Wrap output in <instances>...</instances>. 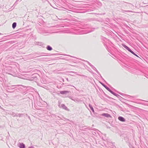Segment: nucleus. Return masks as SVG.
<instances>
[{
    "mask_svg": "<svg viewBox=\"0 0 148 148\" xmlns=\"http://www.w3.org/2000/svg\"><path fill=\"white\" fill-rule=\"evenodd\" d=\"M74 30L73 33L77 35L86 34L93 31V30H89L88 32H86L84 30H82L81 28H80L79 27L75 28L74 29Z\"/></svg>",
    "mask_w": 148,
    "mask_h": 148,
    "instance_id": "nucleus-1",
    "label": "nucleus"
},
{
    "mask_svg": "<svg viewBox=\"0 0 148 148\" xmlns=\"http://www.w3.org/2000/svg\"><path fill=\"white\" fill-rule=\"evenodd\" d=\"M126 49L128 50L129 51L131 52L136 57L138 58H140L139 57V56L133 51L131 50L125 44H123L122 45Z\"/></svg>",
    "mask_w": 148,
    "mask_h": 148,
    "instance_id": "nucleus-2",
    "label": "nucleus"
},
{
    "mask_svg": "<svg viewBox=\"0 0 148 148\" xmlns=\"http://www.w3.org/2000/svg\"><path fill=\"white\" fill-rule=\"evenodd\" d=\"M101 39L102 40V42L103 43L104 45L106 47H107L106 44L107 43L111 42L109 40L107 39L106 38L103 36H101Z\"/></svg>",
    "mask_w": 148,
    "mask_h": 148,
    "instance_id": "nucleus-3",
    "label": "nucleus"
},
{
    "mask_svg": "<svg viewBox=\"0 0 148 148\" xmlns=\"http://www.w3.org/2000/svg\"><path fill=\"white\" fill-rule=\"evenodd\" d=\"M39 75L37 73H35L32 75L31 77V80L36 82L37 81L38 77Z\"/></svg>",
    "mask_w": 148,
    "mask_h": 148,
    "instance_id": "nucleus-4",
    "label": "nucleus"
},
{
    "mask_svg": "<svg viewBox=\"0 0 148 148\" xmlns=\"http://www.w3.org/2000/svg\"><path fill=\"white\" fill-rule=\"evenodd\" d=\"M58 104H59V107L60 108H62L65 110H69V109H68L67 107H66L65 105L64 104H62L61 105H60V103L58 102Z\"/></svg>",
    "mask_w": 148,
    "mask_h": 148,
    "instance_id": "nucleus-5",
    "label": "nucleus"
},
{
    "mask_svg": "<svg viewBox=\"0 0 148 148\" xmlns=\"http://www.w3.org/2000/svg\"><path fill=\"white\" fill-rule=\"evenodd\" d=\"M72 100L74 101L75 102L77 103H78L79 102L82 101L81 100L79 99L78 98H76L73 99H72Z\"/></svg>",
    "mask_w": 148,
    "mask_h": 148,
    "instance_id": "nucleus-6",
    "label": "nucleus"
},
{
    "mask_svg": "<svg viewBox=\"0 0 148 148\" xmlns=\"http://www.w3.org/2000/svg\"><path fill=\"white\" fill-rule=\"evenodd\" d=\"M101 115L104 116L107 118L111 117V116L108 113H103L101 114Z\"/></svg>",
    "mask_w": 148,
    "mask_h": 148,
    "instance_id": "nucleus-7",
    "label": "nucleus"
},
{
    "mask_svg": "<svg viewBox=\"0 0 148 148\" xmlns=\"http://www.w3.org/2000/svg\"><path fill=\"white\" fill-rule=\"evenodd\" d=\"M118 119L121 121L125 122V119L123 117L121 116H119L118 117Z\"/></svg>",
    "mask_w": 148,
    "mask_h": 148,
    "instance_id": "nucleus-8",
    "label": "nucleus"
},
{
    "mask_svg": "<svg viewBox=\"0 0 148 148\" xmlns=\"http://www.w3.org/2000/svg\"><path fill=\"white\" fill-rule=\"evenodd\" d=\"M36 44L37 45H39V46H41V47H44V46L45 45V44H44V43H43L42 42H36Z\"/></svg>",
    "mask_w": 148,
    "mask_h": 148,
    "instance_id": "nucleus-9",
    "label": "nucleus"
},
{
    "mask_svg": "<svg viewBox=\"0 0 148 148\" xmlns=\"http://www.w3.org/2000/svg\"><path fill=\"white\" fill-rule=\"evenodd\" d=\"M69 92V91L66 90L61 91L60 92V93L62 95H66L67 93Z\"/></svg>",
    "mask_w": 148,
    "mask_h": 148,
    "instance_id": "nucleus-10",
    "label": "nucleus"
},
{
    "mask_svg": "<svg viewBox=\"0 0 148 148\" xmlns=\"http://www.w3.org/2000/svg\"><path fill=\"white\" fill-rule=\"evenodd\" d=\"M38 32L39 33L42 34H45L47 33V31L44 30H39L38 31Z\"/></svg>",
    "mask_w": 148,
    "mask_h": 148,
    "instance_id": "nucleus-11",
    "label": "nucleus"
},
{
    "mask_svg": "<svg viewBox=\"0 0 148 148\" xmlns=\"http://www.w3.org/2000/svg\"><path fill=\"white\" fill-rule=\"evenodd\" d=\"M19 147L20 148H25V145L23 143H19Z\"/></svg>",
    "mask_w": 148,
    "mask_h": 148,
    "instance_id": "nucleus-12",
    "label": "nucleus"
},
{
    "mask_svg": "<svg viewBox=\"0 0 148 148\" xmlns=\"http://www.w3.org/2000/svg\"><path fill=\"white\" fill-rule=\"evenodd\" d=\"M19 85H12L10 86L9 88H8V89L9 90H12L15 88H14V86H19Z\"/></svg>",
    "mask_w": 148,
    "mask_h": 148,
    "instance_id": "nucleus-13",
    "label": "nucleus"
},
{
    "mask_svg": "<svg viewBox=\"0 0 148 148\" xmlns=\"http://www.w3.org/2000/svg\"><path fill=\"white\" fill-rule=\"evenodd\" d=\"M46 49L47 50L49 51H51L52 49V47L49 45H48L46 47Z\"/></svg>",
    "mask_w": 148,
    "mask_h": 148,
    "instance_id": "nucleus-14",
    "label": "nucleus"
},
{
    "mask_svg": "<svg viewBox=\"0 0 148 148\" xmlns=\"http://www.w3.org/2000/svg\"><path fill=\"white\" fill-rule=\"evenodd\" d=\"M101 84L107 90L109 89V88H108L107 86L106 85H105L104 84H103V83L102 82H100Z\"/></svg>",
    "mask_w": 148,
    "mask_h": 148,
    "instance_id": "nucleus-15",
    "label": "nucleus"
},
{
    "mask_svg": "<svg viewBox=\"0 0 148 148\" xmlns=\"http://www.w3.org/2000/svg\"><path fill=\"white\" fill-rule=\"evenodd\" d=\"M89 106L90 108V109L92 110L93 113H94V110L92 106L90 104H89Z\"/></svg>",
    "mask_w": 148,
    "mask_h": 148,
    "instance_id": "nucleus-16",
    "label": "nucleus"
},
{
    "mask_svg": "<svg viewBox=\"0 0 148 148\" xmlns=\"http://www.w3.org/2000/svg\"><path fill=\"white\" fill-rule=\"evenodd\" d=\"M16 22H14L12 24V27L13 29H14L16 27Z\"/></svg>",
    "mask_w": 148,
    "mask_h": 148,
    "instance_id": "nucleus-17",
    "label": "nucleus"
},
{
    "mask_svg": "<svg viewBox=\"0 0 148 148\" xmlns=\"http://www.w3.org/2000/svg\"><path fill=\"white\" fill-rule=\"evenodd\" d=\"M127 3L126 2H120V3H119V4L120 5H121L122 6H124V5H125V3Z\"/></svg>",
    "mask_w": 148,
    "mask_h": 148,
    "instance_id": "nucleus-18",
    "label": "nucleus"
},
{
    "mask_svg": "<svg viewBox=\"0 0 148 148\" xmlns=\"http://www.w3.org/2000/svg\"><path fill=\"white\" fill-rule=\"evenodd\" d=\"M96 71V72L99 74V75L100 76V77H101L103 79L104 81L105 82H106V81L103 79V78L101 76V75L99 73V72L97 71V69Z\"/></svg>",
    "mask_w": 148,
    "mask_h": 148,
    "instance_id": "nucleus-19",
    "label": "nucleus"
},
{
    "mask_svg": "<svg viewBox=\"0 0 148 148\" xmlns=\"http://www.w3.org/2000/svg\"><path fill=\"white\" fill-rule=\"evenodd\" d=\"M12 115L14 117L18 116V114H16V113H14V112H13L12 113Z\"/></svg>",
    "mask_w": 148,
    "mask_h": 148,
    "instance_id": "nucleus-20",
    "label": "nucleus"
},
{
    "mask_svg": "<svg viewBox=\"0 0 148 148\" xmlns=\"http://www.w3.org/2000/svg\"><path fill=\"white\" fill-rule=\"evenodd\" d=\"M90 66L95 71L97 70L96 68L92 65Z\"/></svg>",
    "mask_w": 148,
    "mask_h": 148,
    "instance_id": "nucleus-21",
    "label": "nucleus"
},
{
    "mask_svg": "<svg viewBox=\"0 0 148 148\" xmlns=\"http://www.w3.org/2000/svg\"><path fill=\"white\" fill-rule=\"evenodd\" d=\"M120 9V10H121L123 11V12H131V11H130V10H124L122 8H121V9Z\"/></svg>",
    "mask_w": 148,
    "mask_h": 148,
    "instance_id": "nucleus-22",
    "label": "nucleus"
},
{
    "mask_svg": "<svg viewBox=\"0 0 148 148\" xmlns=\"http://www.w3.org/2000/svg\"><path fill=\"white\" fill-rule=\"evenodd\" d=\"M23 114H18V116L19 117H22V116L23 115Z\"/></svg>",
    "mask_w": 148,
    "mask_h": 148,
    "instance_id": "nucleus-23",
    "label": "nucleus"
},
{
    "mask_svg": "<svg viewBox=\"0 0 148 148\" xmlns=\"http://www.w3.org/2000/svg\"><path fill=\"white\" fill-rule=\"evenodd\" d=\"M111 93L113 94L114 92H113L109 88V89L108 90Z\"/></svg>",
    "mask_w": 148,
    "mask_h": 148,
    "instance_id": "nucleus-24",
    "label": "nucleus"
},
{
    "mask_svg": "<svg viewBox=\"0 0 148 148\" xmlns=\"http://www.w3.org/2000/svg\"><path fill=\"white\" fill-rule=\"evenodd\" d=\"M86 62L88 63V64L90 66H91L92 64H91L89 62H88V61H86Z\"/></svg>",
    "mask_w": 148,
    "mask_h": 148,
    "instance_id": "nucleus-25",
    "label": "nucleus"
},
{
    "mask_svg": "<svg viewBox=\"0 0 148 148\" xmlns=\"http://www.w3.org/2000/svg\"><path fill=\"white\" fill-rule=\"evenodd\" d=\"M116 97H117L118 98L120 99L122 98L118 94Z\"/></svg>",
    "mask_w": 148,
    "mask_h": 148,
    "instance_id": "nucleus-26",
    "label": "nucleus"
},
{
    "mask_svg": "<svg viewBox=\"0 0 148 148\" xmlns=\"http://www.w3.org/2000/svg\"><path fill=\"white\" fill-rule=\"evenodd\" d=\"M112 94L116 97L117 96V95H118V94H116L114 92Z\"/></svg>",
    "mask_w": 148,
    "mask_h": 148,
    "instance_id": "nucleus-27",
    "label": "nucleus"
},
{
    "mask_svg": "<svg viewBox=\"0 0 148 148\" xmlns=\"http://www.w3.org/2000/svg\"><path fill=\"white\" fill-rule=\"evenodd\" d=\"M87 25H86L85 26H84V27H83L82 28H83V29H85V28H87L88 27H87V26H87Z\"/></svg>",
    "mask_w": 148,
    "mask_h": 148,
    "instance_id": "nucleus-28",
    "label": "nucleus"
},
{
    "mask_svg": "<svg viewBox=\"0 0 148 148\" xmlns=\"http://www.w3.org/2000/svg\"><path fill=\"white\" fill-rule=\"evenodd\" d=\"M19 0H16V1L15 2V3H14V4H17V2L19 1Z\"/></svg>",
    "mask_w": 148,
    "mask_h": 148,
    "instance_id": "nucleus-29",
    "label": "nucleus"
},
{
    "mask_svg": "<svg viewBox=\"0 0 148 148\" xmlns=\"http://www.w3.org/2000/svg\"><path fill=\"white\" fill-rule=\"evenodd\" d=\"M66 9V8H62V9H61V10H64Z\"/></svg>",
    "mask_w": 148,
    "mask_h": 148,
    "instance_id": "nucleus-30",
    "label": "nucleus"
},
{
    "mask_svg": "<svg viewBox=\"0 0 148 148\" xmlns=\"http://www.w3.org/2000/svg\"><path fill=\"white\" fill-rule=\"evenodd\" d=\"M92 133L94 135H95L96 134V133L95 132H93V133Z\"/></svg>",
    "mask_w": 148,
    "mask_h": 148,
    "instance_id": "nucleus-31",
    "label": "nucleus"
},
{
    "mask_svg": "<svg viewBox=\"0 0 148 148\" xmlns=\"http://www.w3.org/2000/svg\"><path fill=\"white\" fill-rule=\"evenodd\" d=\"M26 94V93L25 92H23V95H25Z\"/></svg>",
    "mask_w": 148,
    "mask_h": 148,
    "instance_id": "nucleus-32",
    "label": "nucleus"
},
{
    "mask_svg": "<svg viewBox=\"0 0 148 148\" xmlns=\"http://www.w3.org/2000/svg\"><path fill=\"white\" fill-rule=\"evenodd\" d=\"M119 94H120L121 95H122V93H121V92H117Z\"/></svg>",
    "mask_w": 148,
    "mask_h": 148,
    "instance_id": "nucleus-33",
    "label": "nucleus"
},
{
    "mask_svg": "<svg viewBox=\"0 0 148 148\" xmlns=\"http://www.w3.org/2000/svg\"><path fill=\"white\" fill-rule=\"evenodd\" d=\"M66 79L67 80V81L68 82H69V79H68V78H66Z\"/></svg>",
    "mask_w": 148,
    "mask_h": 148,
    "instance_id": "nucleus-34",
    "label": "nucleus"
},
{
    "mask_svg": "<svg viewBox=\"0 0 148 148\" xmlns=\"http://www.w3.org/2000/svg\"><path fill=\"white\" fill-rule=\"evenodd\" d=\"M80 60H81L82 61H85L86 62V61L84 60H83V59H80Z\"/></svg>",
    "mask_w": 148,
    "mask_h": 148,
    "instance_id": "nucleus-35",
    "label": "nucleus"
},
{
    "mask_svg": "<svg viewBox=\"0 0 148 148\" xmlns=\"http://www.w3.org/2000/svg\"><path fill=\"white\" fill-rule=\"evenodd\" d=\"M28 148H34L32 146H31V147H29Z\"/></svg>",
    "mask_w": 148,
    "mask_h": 148,
    "instance_id": "nucleus-36",
    "label": "nucleus"
},
{
    "mask_svg": "<svg viewBox=\"0 0 148 148\" xmlns=\"http://www.w3.org/2000/svg\"><path fill=\"white\" fill-rule=\"evenodd\" d=\"M46 1H47V0H42V1L43 2H45Z\"/></svg>",
    "mask_w": 148,
    "mask_h": 148,
    "instance_id": "nucleus-37",
    "label": "nucleus"
},
{
    "mask_svg": "<svg viewBox=\"0 0 148 148\" xmlns=\"http://www.w3.org/2000/svg\"><path fill=\"white\" fill-rule=\"evenodd\" d=\"M41 54H43V55H45V54H46L45 53H42Z\"/></svg>",
    "mask_w": 148,
    "mask_h": 148,
    "instance_id": "nucleus-38",
    "label": "nucleus"
},
{
    "mask_svg": "<svg viewBox=\"0 0 148 148\" xmlns=\"http://www.w3.org/2000/svg\"><path fill=\"white\" fill-rule=\"evenodd\" d=\"M91 20L92 21H94V20H96L95 19H91Z\"/></svg>",
    "mask_w": 148,
    "mask_h": 148,
    "instance_id": "nucleus-39",
    "label": "nucleus"
},
{
    "mask_svg": "<svg viewBox=\"0 0 148 148\" xmlns=\"http://www.w3.org/2000/svg\"><path fill=\"white\" fill-rule=\"evenodd\" d=\"M143 104V105H147V106H148V104H144L143 103H142Z\"/></svg>",
    "mask_w": 148,
    "mask_h": 148,
    "instance_id": "nucleus-40",
    "label": "nucleus"
},
{
    "mask_svg": "<svg viewBox=\"0 0 148 148\" xmlns=\"http://www.w3.org/2000/svg\"><path fill=\"white\" fill-rule=\"evenodd\" d=\"M42 55H39L37 56V57H39L42 56Z\"/></svg>",
    "mask_w": 148,
    "mask_h": 148,
    "instance_id": "nucleus-41",
    "label": "nucleus"
},
{
    "mask_svg": "<svg viewBox=\"0 0 148 148\" xmlns=\"http://www.w3.org/2000/svg\"><path fill=\"white\" fill-rule=\"evenodd\" d=\"M127 96H129L128 97H132L131 96H130V95H126Z\"/></svg>",
    "mask_w": 148,
    "mask_h": 148,
    "instance_id": "nucleus-42",
    "label": "nucleus"
},
{
    "mask_svg": "<svg viewBox=\"0 0 148 148\" xmlns=\"http://www.w3.org/2000/svg\"><path fill=\"white\" fill-rule=\"evenodd\" d=\"M132 97L133 98H135L136 97H135V96H133V97Z\"/></svg>",
    "mask_w": 148,
    "mask_h": 148,
    "instance_id": "nucleus-43",
    "label": "nucleus"
},
{
    "mask_svg": "<svg viewBox=\"0 0 148 148\" xmlns=\"http://www.w3.org/2000/svg\"><path fill=\"white\" fill-rule=\"evenodd\" d=\"M28 118H29V119H30V117L29 116H28Z\"/></svg>",
    "mask_w": 148,
    "mask_h": 148,
    "instance_id": "nucleus-44",
    "label": "nucleus"
},
{
    "mask_svg": "<svg viewBox=\"0 0 148 148\" xmlns=\"http://www.w3.org/2000/svg\"><path fill=\"white\" fill-rule=\"evenodd\" d=\"M96 130H97L96 129H94V130L96 131Z\"/></svg>",
    "mask_w": 148,
    "mask_h": 148,
    "instance_id": "nucleus-45",
    "label": "nucleus"
},
{
    "mask_svg": "<svg viewBox=\"0 0 148 148\" xmlns=\"http://www.w3.org/2000/svg\"><path fill=\"white\" fill-rule=\"evenodd\" d=\"M11 42H15L14 41H12Z\"/></svg>",
    "mask_w": 148,
    "mask_h": 148,
    "instance_id": "nucleus-46",
    "label": "nucleus"
},
{
    "mask_svg": "<svg viewBox=\"0 0 148 148\" xmlns=\"http://www.w3.org/2000/svg\"><path fill=\"white\" fill-rule=\"evenodd\" d=\"M142 100V101H143V100ZM143 101H144V100H143ZM146 101V102H148V101Z\"/></svg>",
    "mask_w": 148,
    "mask_h": 148,
    "instance_id": "nucleus-47",
    "label": "nucleus"
},
{
    "mask_svg": "<svg viewBox=\"0 0 148 148\" xmlns=\"http://www.w3.org/2000/svg\"><path fill=\"white\" fill-rule=\"evenodd\" d=\"M69 86H72V85H70ZM73 86V87H74V86Z\"/></svg>",
    "mask_w": 148,
    "mask_h": 148,
    "instance_id": "nucleus-48",
    "label": "nucleus"
},
{
    "mask_svg": "<svg viewBox=\"0 0 148 148\" xmlns=\"http://www.w3.org/2000/svg\"><path fill=\"white\" fill-rule=\"evenodd\" d=\"M79 76H83L84 75H79Z\"/></svg>",
    "mask_w": 148,
    "mask_h": 148,
    "instance_id": "nucleus-49",
    "label": "nucleus"
},
{
    "mask_svg": "<svg viewBox=\"0 0 148 148\" xmlns=\"http://www.w3.org/2000/svg\"><path fill=\"white\" fill-rule=\"evenodd\" d=\"M56 55V54H52V55Z\"/></svg>",
    "mask_w": 148,
    "mask_h": 148,
    "instance_id": "nucleus-50",
    "label": "nucleus"
},
{
    "mask_svg": "<svg viewBox=\"0 0 148 148\" xmlns=\"http://www.w3.org/2000/svg\"><path fill=\"white\" fill-rule=\"evenodd\" d=\"M26 116H28V115H27V114H26Z\"/></svg>",
    "mask_w": 148,
    "mask_h": 148,
    "instance_id": "nucleus-51",
    "label": "nucleus"
},
{
    "mask_svg": "<svg viewBox=\"0 0 148 148\" xmlns=\"http://www.w3.org/2000/svg\"><path fill=\"white\" fill-rule=\"evenodd\" d=\"M2 34L1 33H0V35L1 34Z\"/></svg>",
    "mask_w": 148,
    "mask_h": 148,
    "instance_id": "nucleus-52",
    "label": "nucleus"
},
{
    "mask_svg": "<svg viewBox=\"0 0 148 148\" xmlns=\"http://www.w3.org/2000/svg\"><path fill=\"white\" fill-rule=\"evenodd\" d=\"M8 68H10V67H8Z\"/></svg>",
    "mask_w": 148,
    "mask_h": 148,
    "instance_id": "nucleus-53",
    "label": "nucleus"
},
{
    "mask_svg": "<svg viewBox=\"0 0 148 148\" xmlns=\"http://www.w3.org/2000/svg\"><path fill=\"white\" fill-rule=\"evenodd\" d=\"M94 126V125H92V126Z\"/></svg>",
    "mask_w": 148,
    "mask_h": 148,
    "instance_id": "nucleus-54",
    "label": "nucleus"
},
{
    "mask_svg": "<svg viewBox=\"0 0 148 148\" xmlns=\"http://www.w3.org/2000/svg\"><path fill=\"white\" fill-rule=\"evenodd\" d=\"M1 107V106H0V108Z\"/></svg>",
    "mask_w": 148,
    "mask_h": 148,
    "instance_id": "nucleus-55",
    "label": "nucleus"
}]
</instances>
